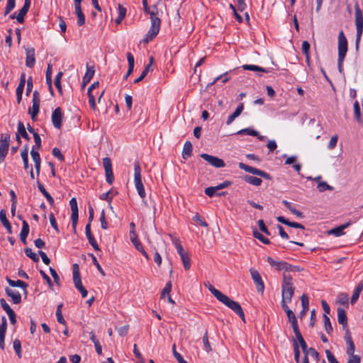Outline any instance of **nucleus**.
I'll return each instance as SVG.
<instances>
[{"instance_id": "29", "label": "nucleus", "mask_w": 363, "mask_h": 363, "mask_svg": "<svg viewBox=\"0 0 363 363\" xmlns=\"http://www.w3.org/2000/svg\"><path fill=\"white\" fill-rule=\"evenodd\" d=\"M6 281L8 282V284L12 286V287H21L22 288L24 291H25V293L26 294V288L28 287V284L21 281V280H17V281H14V280H12L9 278H6Z\"/></svg>"}, {"instance_id": "3", "label": "nucleus", "mask_w": 363, "mask_h": 363, "mask_svg": "<svg viewBox=\"0 0 363 363\" xmlns=\"http://www.w3.org/2000/svg\"><path fill=\"white\" fill-rule=\"evenodd\" d=\"M355 10V26L357 29L355 48L356 50H359V43L363 33V13L361 11L357 2L354 5Z\"/></svg>"}, {"instance_id": "59", "label": "nucleus", "mask_w": 363, "mask_h": 363, "mask_svg": "<svg viewBox=\"0 0 363 363\" xmlns=\"http://www.w3.org/2000/svg\"><path fill=\"white\" fill-rule=\"evenodd\" d=\"M52 153L53 156L57 157L60 161H64V159H65L64 156L62 155V154L59 148H57V147L53 148Z\"/></svg>"}, {"instance_id": "15", "label": "nucleus", "mask_w": 363, "mask_h": 363, "mask_svg": "<svg viewBox=\"0 0 363 363\" xmlns=\"http://www.w3.org/2000/svg\"><path fill=\"white\" fill-rule=\"evenodd\" d=\"M252 279L256 285L258 292L262 293L264 289V284L259 272L255 269H250V270Z\"/></svg>"}, {"instance_id": "5", "label": "nucleus", "mask_w": 363, "mask_h": 363, "mask_svg": "<svg viewBox=\"0 0 363 363\" xmlns=\"http://www.w3.org/2000/svg\"><path fill=\"white\" fill-rule=\"evenodd\" d=\"M219 301L233 311L245 322V313L238 302L230 299L225 294L220 298Z\"/></svg>"}, {"instance_id": "2", "label": "nucleus", "mask_w": 363, "mask_h": 363, "mask_svg": "<svg viewBox=\"0 0 363 363\" xmlns=\"http://www.w3.org/2000/svg\"><path fill=\"white\" fill-rule=\"evenodd\" d=\"M134 183L138 195L143 199V204L145 206H148L147 201L145 200L146 197V193L142 182L141 168L138 162H135L134 164Z\"/></svg>"}, {"instance_id": "34", "label": "nucleus", "mask_w": 363, "mask_h": 363, "mask_svg": "<svg viewBox=\"0 0 363 363\" xmlns=\"http://www.w3.org/2000/svg\"><path fill=\"white\" fill-rule=\"evenodd\" d=\"M349 297L345 293H340L338 294L337 298V303L345 306L346 308L349 306Z\"/></svg>"}, {"instance_id": "14", "label": "nucleus", "mask_w": 363, "mask_h": 363, "mask_svg": "<svg viewBox=\"0 0 363 363\" xmlns=\"http://www.w3.org/2000/svg\"><path fill=\"white\" fill-rule=\"evenodd\" d=\"M130 239L131 242L133 244L135 247L140 251L143 256L146 258L147 260L150 259V257L146 251L144 250L143 245L140 242L138 238V235L135 233V230H130Z\"/></svg>"}, {"instance_id": "1", "label": "nucleus", "mask_w": 363, "mask_h": 363, "mask_svg": "<svg viewBox=\"0 0 363 363\" xmlns=\"http://www.w3.org/2000/svg\"><path fill=\"white\" fill-rule=\"evenodd\" d=\"M143 10L145 13L150 15L151 26L144 38L145 43L152 40L159 33L161 20L159 17V10L156 5L149 7L147 0H142Z\"/></svg>"}, {"instance_id": "11", "label": "nucleus", "mask_w": 363, "mask_h": 363, "mask_svg": "<svg viewBox=\"0 0 363 363\" xmlns=\"http://www.w3.org/2000/svg\"><path fill=\"white\" fill-rule=\"evenodd\" d=\"M102 162L105 170L106 182L109 184H112L114 180V177L112 171L111 159L108 157H104L103 158Z\"/></svg>"}, {"instance_id": "4", "label": "nucleus", "mask_w": 363, "mask_h": 363, "mask_svg": "<svg viewBox=\"0 0 363 363\" xmlns=\"http://www.w3.org/2000/svg\"><path fill=\"white\" fill-rule=\"evenodd\" d=\"M295 287L291 275L284 273L283 282L281 285L282 298L291 302L294 294Z\"/></svg>"}, {"instance_id": "10", "label": "nucleus", "mask_w": 363, "mask_h": 363, "mask_svg": "<svg viewBox=\"0 0 363 363\" xmlns=\"http://www.w3.org/2000/svg\"><path fill=\"white\" fill-rule=\"evenodd\" d=\"M69 205L72 211L71 220H72V225L74 230V232L76 233V228L78 222V206L77 201L76 198H72L69 201Z\"/></svg>"}, {"instance_id": "50", "label": "nucleus", "mask_w": 363, "mask_h": 363, "mask_svg": "<svg viewBox=\"0 0 363 363\" xmlns=\"http://www.w3.org/2000/svg\"><path fill=\"white\" fill-rule=\"evenodd\" d=\"M253 235L255 238L260 240L264 244H269V240L268 238H264L259 232H258L257 230H255L253 231Z\"/></svg>"}, {"instance_id": "63", "label": "nucleus", "mask_w": 363, "mask_h": 363, "mask_svg": "<svg viewBox=\"0 0 363 363\" xmlns=\"http://www.w3.org/2000/svg\"><path fill=\"white\" fill-rule=\"evenodd\" d=\"M177 252L181 256L182 255L185 254L186 252H185L181 245V243L179 242V240H176L174 242Z\"/></svg>"}, {"instance_id": "57", "label": "nucleus", "mask_w": 363, "mask_h": 363, "mask_svg": "<svg viewBox=\"0 0 363 363\" xmlns=\"http://www.w3.org/2000/svg\"><path fill=\"white\" fill-rule=\"evenodd\" d=\"M49 220H50V225H52V227L55 230V231L57 233H58L59 228H58L55 218L54 216V214L52 213H50V214L49 215Z\"/></svg>"}, {"instance_id": "28", "label": "nucleus", "mask_w": 363, "mask_h": 363, "mask_svg": "<svg viewBox=\"0 0 363 363\" xmlns=\"http://www.w3.org/2000/svg\"><path fill=\"white\" fill-rule=\"evenodd\" d=\"M37 184H38V188L39 191L46 198V199L48 200V203L51 206H53L55 201H54L53 198L51 196V195L46 191V189L44 187V186L39 181L37 182Z\"/></svg>"}, {"instance_id": "40", "label": "nucleus", "mask_w": 363, "mask_h": 363, "mask_svg": "<svg viewBox=\"0 0 363 363\" xmlns=\"http://www.w3.org/2000/svg\"><path fill=\"white\" fill-rule=\"evenodd\" d=\"M323 320H324V325H325V329L328 334H330L333 331V327L330 320V318L328 315L325 314H323Z\"/></svg>"}, {"instance_id": "12", "label": "nucleus", "mask_w": 363, "mask_h": 363, "mask_svg": "<svg viewBox=\"0 0 363 363\" xmlns=\"http://www.w3.org/2000/svg\"><path fill=\"white\" fill-rule=\"evenodd\" d=\"M32 102L33 106L31 108H29L28 113L30 115L31 118L34 120L38 115L40 108V99L38 91H35L33 92Z\"/></svg>"}, {"instance_id": "47", "label": "nucleus", "mask_w": 363, "mask_h": 363, "mask_svg": "<svg viewBox=\"0 0 363 363\" xmlns=\"http://www.w3.org/2000/svg\"><path fill=\"white\" fill-rule=\"evenodd\" d=\"M62 75H63V73L62 72H58L55 78V82H54L55 86L58 89L60 93H62V86H61L60 81H61V78H62Z\"/></svg>"}, {"instance_id": "38", "label": "nucleus", "mask_w": 363, "mask_h": 363, "mask_svg": "<svg viewBox=\"0 0 363 363\" xmlns=\"http://www.w3.org/2000/svg\"><path fill=\"white\" fill-rule=\"evenodd\" d=\"M185 270H189L191 267V259L187 252L180 256Z\"/></svg>"}, {"instance_id": "16", "label": "nucleus", "mask_w": 363, "mask_h": 363, "mask_svg": "<svg viewBox=\"0 0 363 363\" xmlns=\"http://www.w3.org/2000/svg\"><path fill=\"white\" fill-rule=\"evenodd\" d=\"M30 3H31L30 0H25L24 4H23V7L20 9L18 15L16 16H15V13H13L10 16L11 18L13 19L14 18H16L18 23H23L24 17L29 10Z\"/></svg>"}, {"instance_id": "46", "label": "nucleus", "mask_w": 363, "mask_h": 363, "mask_svg": "<svg viewBox=\"0 0 363 363\" xmlns=\"http://www.w3.org/2000/svg\"><path fill=\"white\" fill-rule=\"evenodd\" d=\"M15 6L16 0H8L4 15H8L14 9Z\"/></svg>"}, {"instance_id": "36", "label": "nucleus", "mask_w": 363, "mask_h": 363, "mask_svg": "<svg viewBox=\"0 0 363 363\" xmlns=\"http://www.w3.org/2000/svg\"><path fill=\"white\" fill-rule=\"evenodd\" d=\"M18 133L20 135H21L24 139H26L27 140H30V137L26 130L24 124L21 121H19L18 123V133Z\"/></svg>"}, {"instance_id": "60", "label": "nucleus", "mask_w": 363, "mask_h": 363, "mask_svg": "<svg viewBox=\"0 0 363 363\" xmlns=\"http://www.w3.org/2000/svg\"><path fill=\"white\" fill-rule=\"evenodd\" d=\"M88 97H89V104L91 106V108L93 110H95L96 108V103H95V96L92 93H87Z\"/></svg>"}, {"instance_id": "26", "label": "nucleus", "mask_w": 363, "mask_h": 363, "mask_svg": "<svg viewBox=\"0 0 363 363\" xmlns=\"http://www.w3.org/2000/svg\"><path fill=\"white\" fill-rule=\"evenodd\" d=\"M75 13L77 16V24L82 26L85 23V16L82 11L81 5H74Z\"/></svg>"}, {"instance_id": "53", "label": "nucleus", "mask_w": 363, "mask_h": 363, "mask_svg": "<svg viewBox=\"0 0 363 363\" xmlns=\"http://www.w3.org/2000/svg\"><path fill=\"white\" fill-rule=\"evenodd\" d=\"M172 290V283L171 281H169L166 284L164 288L163 289L162 291L161 297L164 298L165 295L169 296Z\"/></svg>"}, {"instance_id": "42", "label": "nucleus", "mask_w": 363, "mask_h": 363, "mask_svg": "<svg viewBox=\"0 0 363 363\" xmlns=\"http://www.w3.org/2000/svg\"><path fill=\"white\" fill-rule=\"evenodd\" d=\"M317 189L320 192H323L326 190L332 191L333 187L328 184L325 182H320L317 186Z\"/></svg>"}, {"instance_id": "56", "label": "nucleus", "mask_w": 363, "mask_h": 363, "mask_svg": "<svg viewBox=\"0 0 363 363\" xmlns=\"http://www.w3.org/2000/svg\"><path fill=\"white\" fill-rule=\"evenodd\" d=\"M0 220L4 226L9 225V221L6 218V211L4 210L0 211Z\"/></svg>"}, {"instance_id": "55", "label": "nucleus", "mask_w": 363, "mask_h": 363, "mask_svg": "<svg viewBox=\"0 0 363 363\" xmlns=\"http://www.w3.org/2000/svg\"><path fill=\"white\" fill-rule=\"evenodd\" d=\"M193 220L198 223L199 225L203 227H208V223L203 220L199 213H196L194 217Z\"/></svg>"}, {"instance_id": "30", "label": "nucleus", "mask_w": 363, "mask_h": 363, "mask_svg": "<svg viewBox=\"0 0 363 363\" xmlns=\"http://www.w3.org/2000/svg\"><path fill=\"white\" fill-rule=\"evenodd\" d=\"M193 147L189 141H186L183 147L182 157L186 160L191 156Z\"/></svg>"}, {"instance_id": "19", "label": "nucleus", "mask_w": 363, "mask_h": 363, "mask_svg": "<svg viewBox=\"0 0 363 363\" xmlns=\"http://www.w3.org/2000/svg\"><path fill=\"white\" fill-rule=\"evenodd\" d=\"M85 233H86V238L88 239V241L89 242V244L93 247V248L96 250V251H99L100 250V248L97 244V242H96L92 233H91V228H90V224H86V227H85Z\"/></svg>"}, {"instance_id": "27", "label": "nucleus", "mask_w": 363, "mask_h": 363, "mask_svg": "<svg viewBox=\"0 0 363 363\" xmlns=\"http://www.w3.org/2000/svg\"><path fill=\"white\" fill-rule=\"evenodd\" d=\"M28 233H29V225L25 220H23L22 229L20 233V239L22 241V242H23L24 244L26 243V238H27Z\"/></svg>"}, {"instance_id": "43", "label": "nucleus", "mask_w": 363, "mask_h": 363, "mask_svg": "<svg viewBox=\"0 0 363 363\" xmlns=\"http://www.w3.org/2000/svg\"><path fill=\"white\" fill-rule=\"evenodd\" d=\"M237 133L238 135L247 134V135H252V136H258V135H259V133L257 130L250 129V128L242 129V130H239Z\"/></svg>"}, {"instance_id": "8", "label": "nucleus", "mask_w": 363, "mask_h": 363, "mask_svg": "<svg viewBox=\"0 0 363 363\" xmlns=\"http://www.w3.org/2000/svg\"><path fill=\"white\" fill-rule=\"evenodd\" d=\"M338 56L340 57H345L347 52V40L342 30H340L338 34Z\"/></svg>"}, {"instance_id": "25", "label": "nucleus", "mask_w": 363, "mask_h": 363, "mask_svg": "<svg viewBox=\"0 0 363 363\" xmlns=\"http://www.w3.org/2000/svg\"><path fill=\"white\" fill-rule=\"evenodd\" d=\"M94 72L95 70L94 67H89L88 65L86 66V72L82 80L83 86H86V84H88L91 81V79L94 77Z\"/></svg>"}, {"instance_id": "22", "label": "nucleus", "mask_w": 363, "mask_h": 363, "mask_svg": "<svg viewBox=\"0 0 363 363\" xmlns=\"http://www.w3.org/2000/svg\"><path fill=\"white\" fill-rule=\"evenodd\" d=\"M35 50L34 48H28L26 50V65L28 67H33L35 65Z\"/></svg>"}, {"instance_id": "9", "label": "nucleus", "mask_w": 363, "mask_h": 363, "mask_svg": "<svg viewBox=\"0 0 363 363\" xmlns=\"http://www.w3.org/2000/svg\"><path fill=\"white\" fill-rule=\"evenodd\" d=\"M201 157L216 168L224 167L225 166L224 161L218 157L203 153L201 155Z\"/></svg>"}, {"instance_id": "62", "label": "nucleus", "mask_w": 363, "mask_h": 363, "mask_svg": "<svg viewBox=\"0 0 363 363\" xmlns=\"http://www.w3.org/2000/svg\"><path fill=\"white\" fill-rule=\"evenodd\" d=\"M0 305L6 313L13 311L4 298L0 299Z\"/></svg>"}, {"instance_id": "7", "label": "nucleus", "mask_w": 363, "mask_h": 363, "mask_svg": "<svg viewBox=\"0 0 363 363\" xmlns=\"http://www.w3.org/2000/svg\"><path fill=\"white\" fill-rule=\"evenodd\" d=\"M238 166L240 169L245 170V172L252 174L254 175L259 176L267 179H271L272 178L269 174L267 173L266 172L249 166L245 163L240 162Z\"/></svg>"}, {"instance_id": "35", "label": "nucleus", "mask_w": 363, "mask_h": 363, "mask_svg": "<svg viewBox=\"0 0 363 363\" xmlns=\"http://www.w3.org/2000/svg\"><path fill=\"white\" fill-rule=\"evenodd\" d=\"M350 225V223H345L339 227L333 228L331 230L330 233L337 237L342 235L344 234V230L347 228Z\"/></svg>"}, {"instance_id": "64", "label": "nucleus", "mask_w": 363, "mask_h": 363, "mask_svg": "<svg viewBox=\"0 0 363 363\" xmlns=\"http://www.w3.org/2000/svg\"><path fill=\"white\" fill-rule=\"evenodd\" d=\"M120 336H125L128 334V325H124L123 327L116 328Z\"/></svg>"}, {"instance_id": "58", "label": "nucleus", "mask_w": 363, "mask_h": 363, "mask_svg": "<svg viewBox=\"0 0 363 363\" xmlns=\"http://www.w3.org/2000/svg\"><path fill=\"white\" fill-rule=\"evenodd\" d=\"M325 354L329 363H339L334 354L329 350L325 351Z\"/></svg>"}, {"instance_id": "6", "label": "nucleus", "mask_w": 363, "mask_h": 363, "mask_svg": "<svg viewBox=\"0 0 363 363\" xmlns=\"http://www.w3.org/2000/svg\"><path fill=\"white\" fill-rule=\"evenodd\" d=\"M231 184V182L229 181H225L224 182L216 186H210L205 189V194L209 197H213V196H224L225 195V192H218L219 190L225 189L229 186Z\"/></svg>"}, {"instance_id": "39", "label": "nucleus", "mask_w": 363, "mask_h": 363, "mask_svg": "<svg viewBox=\"0 0 363 363\" xmlns=\"http://www.w3.org/2000/svg\"><path fill=\"white\" fill-rule=\"evenodd\" d=\"M205 286L208 288V289L212 293V294L219 301L220 298L223 296V294L220 292L219 290L215 289L211 284H205Z\"/></svg>"}, {"instance_id": "33", "label": "nucleus", "mask_w": 363, "mask_h": 363, "mask_svg": "<svg viewBox=\"0 0 363 363\" xmlns=\"http://www.w3.org/2000/svg\"><path fill=\"white\" fill-rule=\"evenodd\" d=\"M362 290H363V281H361L357 285V286L354 289V293L352 294V296L351 298V303L352 304H354L357 301V299L359 297V294H360V293L362 292Z\"/></svg>"}, {"instance_id": "20", "label": "nucleus", "mask_w": 363, "mask_h": 363, "mask_svg": "<svg viewBox=\"0 0 363 363\" xmlns=\"http://www.w3.org/2000/svg\"><path fill=\"white\" fill-rule=\"evenodd\" d=\"M30 155H31L32 159L35 163V168L36 174L38 176L40 174V171L41 160H40L39 153L36 150H35V146L33 147V148L30 151Z\"/></svg>"}, {"instance_id": "52", "label": "nucleus", "mask_w": 363, "mask_h": 363, "mask_svg": "<svg viewBox=\"0 0 363 363\" xmlns=\"http://www.w3.org/2000/svg\"><path fill=\"white\" fill-rule=\"evenodd\" d=\"M346 344H347V354L350 357H352V355H354V350H355L354 344L353 341L348 342Z\"/></svg>"}, {"instance_id": "37", "label": "nucleus", "mask_w": 363, "mask_h": 363, "mask_svg": "<svg viewBox=\"0 0 363 363\" xmlns=\"http://www.w3.org/2000/svg\"><path fill=\"white\" fill-rule=\"evenodd\" d=\"M354 114L355 119L358 122H360V123L362 122V115H361V108H360L359 104L357 101H355V102L354 103Z\"/></svg>"}, {"instance_id": "32", "label": "nucleus", "mask_w": 363, "mask_h": 363, "mask_svg": "<svg viewBox=\"0 0 363 363\" xmlns=\"http://www.w3.org/2000/svg\"><path fill=\"white\" fill-rule=\"evenodd\" d=\"M301 301L302 305V311H301L300 314L301 316H303L308 311L309 301L308 296L306 294H303L301 296Z\"/></svg>"}, {"instance_id": "21", "label": "nucleus", "mask_w": 363, "mask_h": 363, "mask_svg": "<svg viewBox=\"0 0 363 363\" xmlns=\"http://www.w3.org/2000/svg\"><path fill=\"white\" fill-rule=\"evenodd\" d=\"M6 293L9 297L11 298V300L14 304H18L21 302V296L18 291L6 288Z\"/></svg>"}, {"instance_id": "41", "label": "nucleus", "mask_w": 363, "mask_h": 363, "mask_svg": "<svg viewBox=\"0 0 363 363\" xmlns=\"http://www.w3.org/2000/svg\"><path fill=\"white\" fill-rule=\"evenodd\" d=\"M25 253L33 262H39L38 255L36 253L33 252L30 248H29V247L26 248Z\"/></svg>"}, {"instance_id": "17", "label": "nucleus", "mask_w": 363, "mask_h": 363, "mask_svg": "<svg viewBox=\"0 0 363 363\" xmlns=\"http://www.w3.org/2000/svg\"><path fill=\"white\" fill-rule=\"evenodd\" d=\"M52 123L55 128L60 129L62 126V113L60 107L56 108L52 113Z\"/></svg>"}, {"instance_id": "54", "label": "nucleus", "mask_w": 363, "mask_h": 363, "mask_svg": "<svg viewBox=\"0 0 363 363\" xmlns=\"http://www.w3.org/2000/svg\"><path fill=\"white\" fill-rule=\"evenodd\" d=\"M337 140H338L337 135H333L330 138V140L328 143V149H330V150L334 149L335 147V146L337 145Z\"/></svg>"}, {"instance_id": "48", "label": "nucleus", "mask_w": 363, "mask_h": 363, "mask_svg": "<svg viewBox=\"0 0 363 363\" xmlns=\"http://www.w3.org/2000/svg\"><path fill=\"white\" fill-rule=\"evenodd\" d=\"M13 349L19 358L21 357V344L19 340L16 339L13 342Z\"/></svg>"}, {"instance_id": "23", "label": "nucleus", "mask_w": 363, "mask_h": 363, "mask_svg": "<svg viewBox=\"0 0 363 363\" xmlns=\"http://www.w3.org/2000/svg\"><path fill=\"white\" fill-rule=\"evenodd\" d=\"M243 109H244V104L242 103H240L236 108L235 111L228 116L227 121H226V124L228 125H230L234 121V120L241 114Z\"/></svg>"}, {"instance_id": "13", "label": "nucleus", "mask_w": 363, "mask_h": 363, "mask_svg": "<svg viewBox=\"0 0 363 363\" xmlns=\"http://www.w3.org/2000/svg\"><path fill=\"white\" fill-rule=\"evenodd\" d=\"M10 136L1 135L0 139V162H3L8 153Z\"/></svg>"}, {"instance_id": "61", "label": "nucleus", "mask_w": 363, "mask_h": 363, "mask_svg": "<svg viewBox=\"0 0 363 363\" xmlns=\"http://www.w3.org/2000/svg\"><path fill=\"white\" fill-rule=\"evenodd\" d=\"M173 354L179 363H188L186 360L184 359L182 356L176 351L175 345L173 346Z\"/></svg>"}, {"instance_id": "51", "label": "nucleus", "mask_w": 363, "mask_h": 363, "mask_svg": "<svg viewBox=\"0 0 363 363\" xmlns=\"http://www.w3.org/2000/svg\"><path fill=\"white\" fill-rule=\"evenodd\" d=\"M100 223H101V228H103L104 230H106L108 228V222L106 220L104 210H102V211L101 213Z\"/></svg>"}, {"instance_id": "31", "label": "nucleus", "mask_w": 363, "mask_h": 363, "mask_svg": "<svg viewBox=\"0 0 363 363\" xmlns=\"http://www.w3.org/2000/svg\"><path fill=\"white\" fill-rule=\"evenodd\" d=\"M243 179L247 183L250 184L254 186H260L262 182V181L260 178L255 177L253 176H250V175H245L243 177Z\"/></svg>"}, {"instance_id": "49", "label": "nucleus", "mask_w": 363, "mask_h": 363, "mask_svg": "<svg viewBox=\"0 0 363 363\" xmlns=\"http://www.w3.org/2000/svg\"><path fill=\"white\" fill-rule=\"evenodd\" d=\"M293 347H294V359L297 363H298L299 358H300L299 346H298L297 342L294 340L293 341Z\"/></svg>"}, {"instance_id": "18", "label": "nucleus", "mask_w": 363, "mask_h": 363, "mask_svg": "<svg viewBox=\"0 0 363 363\" xmlns=\"http://www.w3.org/2000/svg\"><path fill=\"white\" fill-rule=\"evenodd\" d=\"M267 260V262L272 267H274L278 271L284 270V273L286 274V269L287 268V262H281V261H277V260L274 259L271 257H268Z\"/></svg>"}, {"instance_id": "44", "label": "nucleus", "mask_w": 363, "mask_h": 363, "mask_svg": "<svg viewBox=\"0 0 363 363\" xmlns=\"http://www.w3.org/2000/svg\"><path fill=\"white\" fill-rule=\"evenodd\" d=\"M28 152L27 147H26L21 152V156L23 162V167H24L25 169H27L28 168Z\"/></svg>"}, {"instance_id": "24", "label": "nucleus", "mask_w": 363, "mask_h": 363, "mask_svg": "<svg viewBox=\"0 0 363 363\" xmlns=\"http://www.w3.org/2000/svg\"><path fill=\"white\" fill-rule=\"evenodd\" d=\"M337 321L344 328L347 327V315H346V312L344 308H337Z\"/></svg>"}, {"instance_id": "45", "label": "nucleus", "mask_w": 363, "mask_h": 363, "mask_svg": "<svg viewBox=\"0 0 363 363\" xmlns=\"http://www.w3.org/2000/svg\"><path fill=\"white\" fill-rule=\"evenodd\" d=\"M242 68L245 70H251V71H260L267 72V70H265L264 68L259 67L257 65H245L242 66Z\"/></svg>"}]
</instances>
